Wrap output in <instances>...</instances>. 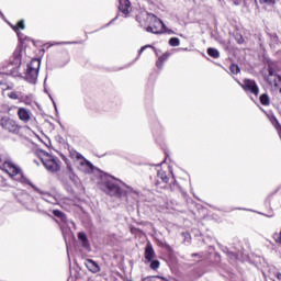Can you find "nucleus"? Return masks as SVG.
Masks as SVG:
<instances>
[{"label":"nucleus","mask_w":281,"mask_h":281,"mask_svg":"<svg viewBox=\"0 0 281 281\" xmlns=\"http://www.w3.org/2000/svg\"><path fill=\"white\" fill-rule=\"evenodd\" d=\"M0 170L5 172V175H8L13 181H18L19 183H25L27 181L21 166L10 159H7L1 164Z\"/></svg>","instance_id":"1"},{"label":"nucleus","mask_w":281,"mask_h":281,"mask_svg":"<svg viewBox=\"0 0 281 281\" xmlns=\"http://www.w3.org/2000/svg\"><path fill=\"white\" fill-rule=\"evenodd\" d=\"M154 186L158 190H166L168 188H169V190H177L179 188L175 177H171V178L168 177V173H166V171H164V170H160L157 172Z\"/></svg>","instance_id":"2"},{"label":"nucleus","mask_w":281,"mask_h":281,"mask_svg":"<svg viewBox=\"0 0 281 281\" xmlns=\"http://www.w3.org/2000/svg\"><path fill=\"white\" fill-rule=\"evenodd\" d=\"M36 156L43 164L44 168L48 170V172L60 171V160L57 157H54L53 155H49L44 150L37 151Z\"/></svg>","instance_id":"3"},{"label":"nucleus","mask_w":281,"mask_h":281,"mask_svg":"<svg viewBox=\"0 0 281 281\" xmlns=\"http://www.w3.org/2000/svg\"><path fill=\"white\" fill-rule=\"evenodd\" d=\"M147 23L146 32L151 34H166V24L161 19L157 18V15L153 13L147 14Z\"/></svg>","instance_id":"4"},{"label":"nucleus","mask_w":281,"mask_h":281,"mask_svg":"<svg viewBox=\"0 0 281 281\" xmlns=\"http://www.w3.org/2000/svg\"><path fill=\"white\" fill-rule=\"evenodd\" d=\"M41 69V59H32L31 63L27 64L26 71L24 75V79L26 82L31 85H36V80H38V71Z\"/></svg>","instance_id":"5"},{"label":"nucleus","mask_w":281,"mask_h":281,"mask_svg":"<svg viewBox=\"0 0 281 281\" xmlns=\"http://www.w3.org/2000/svg\"><path fill=\"white\" fill-rule=\"evenodd\" d=\"M0 126L2 131H5V133H10L11 135H19L23 128L16 120L10 116H1Z\"/></svg>","instance_id":"6"},{"label":"nucleus","mask_w":281,"mask_h":281,"mask_svg":"<svg viewBox=\"0 0 281 281\" xmlns=\"http://www.w3.org/2000/svg\"><path fill=\"white\" fill-rule=\"evenodd\" d=\"M105 188L106 194L110 196H116L117 199H122V196H126V191L120 188V184L115 180H108L103 183Z\"/></svg>","instance_id":"7"},{"label":"nucleus","mask_w":281,"mask_h":281,"mask_svg":"<svg viewBox=\"0 0 281 281\" xmlns=\"http://www.w3.org/2000/svg\"><path fill=\"white\" fill-rule=\"evenodd\" d=\"M240 87L246 93H252V95H258V93H260V88H258V83H256V80L254 79H244Z\"/></svg>","instance_id":"8"},{"label":"nucleus","mask_w":281,"mask_h":281,"mask_svg":"<svg viewBox=\"0 0 281 281\" xmlns=\"http://www.w3.org/2000/svg\"><path fill=\"white\" fill-rule=\"evenodd\" d=\"M16 115L20 122H23V124H29V122H32V111L30 109L18 108Z\"/></svg>","instance_id":"9"},{"label":"nucleus","mask_w":281,"mask_h":281,"mask_svg":"<svg viewBox=\"0 0 281 281\" xmlns=\"http://www.w3.org/2000/svg\"><path fill=\"white\" fill-rule=\"evenodd\" d=\"M10 78V75L0 72V87H2L3 91H11V89H14V83L10 82L8 80Z\"/></svg>","instance_id":"10"},{"label":"nucleus","mask_w":281,"mask_h":281,"mask_svg":"<svg viewBox=\"0 0 281 281\" xmlns=\"http://www.w3.org/2000/svg\"><path fill=\"white\" fill-rule=\"evenodd\" d=\"M268 85L270 87H274L277 89H280L281 87V76L280 75H273V70H269V76L267 78Z\"/></svg>","instance_id":"11"},{"label":"nucleus","mask_w":281,"mask_h":281,"mask_svg":"<svg viewBox=\"0 0 281 281\" xmlns=\"http://www.w3.org/2000/svg\"><path fill=\"white\" fill-rule=\"evenodd\" d=\"M22 58H23V50H21V48H16L13 52V60L10 61V65L13 66V69H19V67H21Z\"/></svg>","instance_id":"12"},{"label":"nucleus","mask_w":281,"mask_h":281,"mask_svg":"<svg viewBox=\"0 0 281 281\" xmlns=\"http://www.w3.org/2000/svg\"><path fill=\"white\" fill-rule=\"evenodd\" d=\"M119 10L125 16H128L131 12V0H119Z\"/></svg>","instance_id":"13"},{"label":"nucleus","mask_w":281,"mask_h":281,"mask_svg":"<svg viewBox=\"0 0 281 281\" xmlns=\"http://www.w3.org/2000/svg\"><path fill=\"white\" fill-rule=\"evenodd\" d=\"M85 265H86L88 271H90L91 273H100V266L94 260L86 259Z\"/></svg>","instance_id":"14"},{"label":"nucleus","mask_w":281,"mask_h":281,"mask_svg":"<svg viewBox=\"0 0 281 281\" xmlns=\"http://www.w3.org/2000/svg\"><path fill=\"white\" fill-rule=\"evenodd\" d=\"M144 256L147 262H153V260H155V249L153 248L151 244L146 245Z\"/></svg>","instance_id":"15"},{"label":"nucleus","mask_w":281,"mask_h":281,"mask_svg":"<svg viewBox=\"0 0 281 281\" xmlns=\"http://www.w3.org/2000/svg\"><path fill=\"white\" fill-rule=\"evenodd\" d=\"M170 58V53H164L156 61L157 69H164V64Z\"/></svg>","instance_id":"16"},{"label":"nucleus","mask_w":281,"mask_h":281,"mask_svg":"<svg viewBox=\"0 0 281 281\" xmlns=\"http://www.w3.org/2000/svg\"><path fill=\"white\" fill-rule=\"evenodd\" d=\"M78 238L81 241L82 247H85V249H89V247H91V245L89 244V238H87V234L80 232L78 233Z\"/></svg>","instance_id":"17"},{"label":"nucleus","mask_w":281,"mask_h":281,"mask_svg":"<svg viewBox=\"0 0 281 281\" xmlns=\"http://www.w3.org/2000/svg\"><path fill=\"white\" fill-rule=\"evenodd\" d=\"M19 102H21L22 104H25L26 106H32V95L31 94H20V100Z\"/></svg>","instance_id":"18"},{"label":"nucleus","mask_w":281,"mask_h":281,"mask_svg":"<svg viewBox=\"0 0 281 281\" xmlns=\"http://www.w3.org/2000/svg\"><path fill=\"white\" fill-rule=\"evenodd\" d=\"M11 29L13 30V32H21V30H25V21L24 20H20L16 22V24H11Z\"/></svg>","instance_id":"19"},{"label":"nucleus","mask_w":281,"mask_h":281,"mask_svg":"<svg viewBox=\"0 0 281 281\" xmlns=\"http://www.w3.org/2000/svg\"><path fill=\"white\" fill-rule=\"evenodd\" d=\"M206 54L211 56V58H221V53L216 48H207Z\"/></svg>","instance_id":"20"},{"label":"nucleus","mask_w":281,"mask_h":281,"mask_svg":"<svg viewBox=\"0 0 281 281\" xmlns=\"http://www.w3.org/2000/svg\"><path fill=\"white\" fill-rule=\"evenodd\" d=\"M259 101L262 106H269V104H271V101L269 100V94L267 93L261 94L259 97Z\"/></svg>","instance_id":"21"},{"label":"nucleus","mask_w":281,"mask_h":281,"mask_svg":"<svg viewBox=\"0 0 281 281\" xmlns=\"http://www.w3.org/2000/svg\"><path fill=\"white\" fill-rule=\"evenodd\" d=\"M180 44H181V42L179 41L178 37H171V38L169 40V45H170L171 47H179Z\"/></svg>","instance_id":"22"},{"label":"nucleus","mask_w":281,"mask_h":281,"mask_svg":"<svg viewBox=\"0 0 281 281\" xmlns=\"http://www.w3.org/2000/svg\"><path fill=\"white\" fill-rule=\"evenodd\" d=\"M229 71L236 76V75L240 74V67H238V65H236V64H232L229 66Z\"/></svg>","instance_id":"23"},{"label":"nucleus","mask_w":281,"mask_h":281,"mask_svg":"<svg viewBox=\"0 0 281 281\" xmlns=\"http://www.w3.org/2000/svg\"><path fill=\"white\" fill-rule=\"evenodd\" d=\"M149 262H150L149 267H150V269H153V271H157L159 269V266H160L159 260L153 259Z\"/></svg>","instance_id":"24"},{"label":"nucleus","mask_w":281,"mask_h":281,"mask_svg":"<svg viewBox=\"0 0 281 281\" xmlns=\"http://www.w3.org/2000/svg\"><path fill=\"white\" fill-rule=\"evenodd\" d=\"M8 98H10V100H20L21 94H19V92H10Z\"/></svg>","instance_id":"25"},{"label":"nucleus","mask_w":281,"mask_h":281,"mask_svg":"<svg viewBox=\"0 0 281 281\" xmlns=\"http://www.w3.org/2000/svg\"><path fill=\"white\" fill-rule=\"evenodd\" d=\"M54 216H56L57 218H63V216H65V213H63V211L60 210H54L53 211Z\"/></svg>","instance_id":"26"},{"label":"nucleus","mask_w":281,"mask_h":281,"mask_svg":"<svg viewBox=\"0 0 281 281\" xmlns=\"http://www.w3.org/2000/svg\"><path fill=\"white\" fill-rule=\"evenodd\" d=\"M148 47H150L151 49H155V47H153V45H145L143 46L139 52H138V56H142V54H144L145 49H148Z\"/></svg>","instance_id":"27"},{"label":"nucleus","mask_w":281,"mask_h":281,"mask_svg":"<svg viewBox=\"0 0 281 281\" xmlns=\"http://www.w3.org/2000/svg\"><path fill=\"white\" fill-rule=\"evenodd\" d=\"M81 166H87L88 168H93V164L91 161L83 158V161L81 162Z\"/></svg>","instance_id":"28"},{"label":"nucleus","mask_w":281,"mask_h":281,"mask_svg":"<svg viewBox=\"0 0 281 281\" xmlns=\"http://www.w3.org/2000/svg\"><path fill=\"white\" fill-rule=\"evenodd\" d=\"M260 3H268V5H276V0H259Z\"/></svg>","instance_id":"29"},{"label":"nucleus","mask_w":281,"mask_h":281,"mask_svg":"<svg viewBox=\"0 0 281 281\" xmlns=\"http://www.w3.org/2000/svg\"><path fill=\"white\" fill-rule=\"evenodd\" d=\"M270 122H271L272 126H276L278 123H280V122L278 121V117H276V116H271V117H270Z\"/></svg>","instance_id":"30"},{"label":"nucleus","mask_w":281,"mask_h":281,"mask_svg":"<svg viewBox=\"0 0 281 281\" xmlns=\"http://www.w3.org/2000/svg\"><path fill=\"white\" fill-rule=\"evenodd\" d=\"M162 247H164L167 251L172 252V246H171V245H169V244H164Z\"/></svg>","instance_id":"31"},{"label":"nucleus","mask_w":281,"mask_h":281,"mask_svg":"<svg viewBox=\"0 0 281 281\" xmlns=\"http://www.w3.org/2000/svg\"><path fill=\"white\" fill-rule=\"evenodd\" d=\"M278 135L281 133V124L280 123H277L276 125H273Z\"/></svg>","instance_id":"32"},{"label":"nucleus","mask_w":281,"mask_h":281,"mask_svg":"<svg viewBox=\"0 0 281 281\" xmlns=\"http://www.w3.org/2000/svg\"><path fill=\"white\" fill-rule=\"evenodd\" d=\"M238 45H243V43H245V38L243 37V35L239 36V38L237 40Z\"/></svg>","instance_id":"33"},{"label":"nucleus","mask_w":281,"mask_h":281,"mask_svg":"<svg viewBox=\"0 0 281 281\" xmlns=\"http://www.w3.org/2000/svg\"><path fill=\"white\" fill-rule=\"evenodd\" d=\"M182 236H184V238H190V233H182Z\"/></svg>","instance_id":"34"},{"label":"nucleus","mask_w":281,"mask_h":281,"mask_svg":"<svg viewBox=\"0 0 281 281\" xmlns=\"http://www.w3.org/2000/svg\"><path fill=\"white\" fill-rule=\"evenodd\" d=\"M276 278H277V280L281 281V273L278 272V273L276 274Z\"/></svg>","instance_id":"35"},{"label":"nucleus","mask_w":281,"mask_h":281,"mask_svg":"<svg viewBox=\"0 0 281 281\" xmlns=\"http://www.w3.org/2000/svg\"><path fill=\"white\" fill-rule=\"evenodd\" d=\"M77 159H85L81 154H77Z\"/></svg>","instance_id":"36"},{"label":"nucleus","mask_w":281,"mask_h":281,"mask_svg":"<svg viewBox=\"0 0 281 281\" xmlns=\"http://www.w3.org/2000/svg\"><path fill=\"white\" fill-rule=\"evenodd\" d=\"M191 256H192V258H195V256H199V254L194 252Z\"/></svg>","instance_id":"37"},{"label":"nucleus","mask_w":281,"mask_h":281,"mask_svg":"<svg viewBox=\"0 0 281 281\" xmlns=\"http://www.w3.org/2000/svg\"><path fill=\"white\" fill-rule=\"evenodd\" d=\"M277 89H279V92L281 93V87H280V88H277Z\"/></svg>","instance_id":"38"},{"label":"nucleus","mask_w":281,"mask_h":281,"mask_svg":"<svg viewBox=\"0 0 281 281\" xmlns=\"http://www.w3.org/2000/svg\"><path fill=\"white\" fill-rule=\"evenodd\" d=\"M159 183H164L161 180H159Z\"/></svg>","instance_id":"39"}]
</instances>
